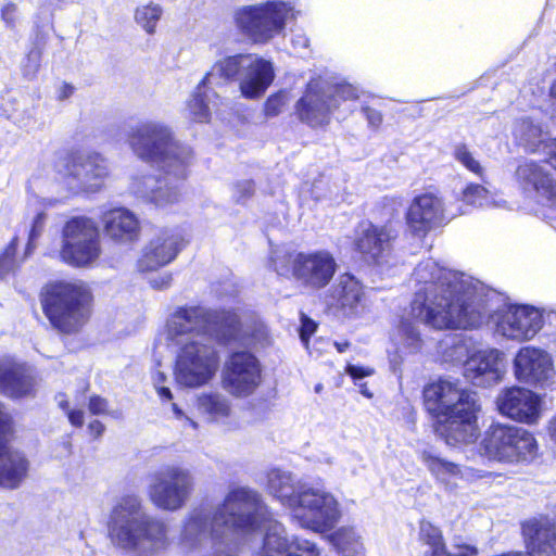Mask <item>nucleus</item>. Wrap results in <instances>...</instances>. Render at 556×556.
<instances>
[{
    "mask_svg": "<svg viewBox=\"0 0 556 556\" xmlns=\"http://www.w3.org/2000/svg\"><path fill=\"white\" fill-rule=\"evenodd\" d=\"M541 397L533 391L513 386L504 388L496 397L500 414L516 422L533 425L541 416Z\"/></svg>",
    "mask_w": 556,
    "mask_h": 556,
    "instance_id": "obj_18",
    "label": "nucleus"
},
{
    "mask_svg": "<svg viewBox=\"0 0 556 556\" xmlns=\"http://www.w3.org/2000/svg\"><path fill=\"white\" fill-rule=\"evenodd\" d=\"M210 73L225 83L239 81L241 96L249 100L262 98L275 79L273 63L253 53L222 58L214 63Z\"/></svg>",
    "mask_w": 556,
    "mask_h": 556,
    "instance_id": "obj_10",
    "label": "nucleus"
},
{
    "mask_svg": "<svg viewBox=\"0 0 556 556\" xmlns=\"http://www.w3.org/2000/svg\"><path fill=\"white\" fill-rule=\"evenodd\" d=\"M363 394H365L367 397H371V394L366 391H364Z\"/></svg>",
    "mask_w": 556,
    "mask_h": 556,
    "instance_id": "obj_60",
    "label": "nucleus"
},
{
    "mask_svg": "<svg viewBox=\"0 0 556 556\" xmlns=\"http://www.w3.org/2000/svg\"><path fill=\"white\" fill-rule=\"evenodd\" d=\"M356 99L357 93L351 85L329 84L320 76H314L304 85L294 104V115L313 129L325 128L343 102Z\"/></svg>",
    "mask_w": 556,
    "mask_h": 556,
    "instance_id": "obj_7",
    "label": "nucleus"
},
{
    "mask_svg": "<svg viewBox=\"0 0 556 556\" xmlns=\"http://www.w3.org/2000/svg\"><path fill=\"white\" fill-rule=\"evenodd\" d=\"M193 485L189 470L179 466H166L151 476L148 496L160 509L177 510L187 502Z\"/></svg>",
    "mask_w": 556,
    "mask_h": 556,
    "instance_id": "obj_15",
    "label": "nucleus"
},
{
    "mask_svg": "<svg viewBox=\"0 0 556 556\" xmlns=\"http://www.w3.org/2000/svg\"><path fill=\"white\" fill-rule=\"evenodd\" d=\"M330 298L332 305L344 316H356L365 300V288L353 274L345 271L339 275L331 287Z\"/></svg>",
    "mask_w": 556,
    "mask_h": 556,
    "instance_id": "obj_26",
    "label": "nucleus"
},
{
    "mask_svg": "<svg viewBox=\"0 0 556 556\" xmlns=\"http://www.w3.org/2000/svg\"><path fill=\"white\" fill-rule=\"evenodd\" d=\"M291 7L282 0L243 5L233 13L237 31L254 45H265L286 28Z\"/></svg>",
    "mask_w": 556,
    "mask_h": 556,
    "instance_id": "obj_11",
    "label": "nucleus"
},
{
    "mask_svg": "<svg viewBox=\"0 0 556 556\" xmlns=\"http://www.w3.org/2000/svg\"><path fill=\"white\" fill-rule=\"evenodd\" d=\"M362 113L367 119L369 126H371L372 128H379L381 126L383 122V116L379 110L370 105H364L362 106Z\"/></svg>",
    "mask_w": 556,
    "mask_h": 556,
    "instance_id": "obj_45",
    "label": "nucleus"
},
{
    "mask_svg": "<svg viewBox=\"0 0 556 556\" xmlns=\"http://www.w3.org/2000/svg\"><path fill=\"white\" fill-rule=\"evenodd\" d=\"M345 371L353 380L363 379L374 374V369L358 365H348Z\"/></svg>",
    "mask_w": 556,
    "mask_h": 556,
    "instance_id": "obj_48",
    "label": "nucleus"
},
{
    "mask_svg": "<svg viewBox=\"0 0 556 556\" xmlns=\"http://www.w3.org/2000/svg\"><path fill=\"white\" fill-rule=\"evenodd\" d=\"M479 453L503 465H528L538 457L539 444L532 432L510 424L493 421L484 430Z\"/></svg>",
    "mask_w": 556,
    "mask_h": 556,
    "instance_id": "obj_6",
    "label": "nucleus"
},
{
    "mask_svg": "<svg viewBox=\"0 0 556 556\" xmlns=\"http://www.w3.org/2000/svg\"><path fill=\"white\" fill-rule=\"evenodd\" d=\"M267 489L283 505L291 507L293 510L296 508L300 493L296 492L290 477L280 473L271 475L268 478Z\"/></svg>",
    "mask_w": 556,
    "mask_h": 556,
    "instance_id": "obj_36",
    "label": "nucleus"
},
{
    "mask_svg": "<svg viewBox=\"0 0 556 556\" xmlns=\"http://www.w3.org/2000/svg\"><path fill=\"white\" fill-rule=\"evenodd\" d=\"M74 87L68 83H63L60 87L59 100H65L68 99L74 93Z\"/></svg>",
    "mask_w": 556,
    "mask_h": 556,
    "instance_id": "obj_52",
    "label": "nucleus"
},
{
    "mask_svg": "<svg viewBox=\"0 0 556 556\" xmlns=\"http://www.w3.org/2000/svg\"><path fill=\"white\" fill-rule=\"evenodd\" d=\"M157 394L163 401H170L173 399V393L167 387H159Z\"/></svg>",
    "mask_w": 556,
    "mask_h": 556,
    "instance_id": "obj_53",
    "label": "nucleus"
},
{
    "mask_svg": "<svg viewBox=\"0 0 556 556\" xmlns=\"http://www.w3.org/2000/svg\"><path fill=\"white\" fill-rule=\"evenodd\" d=\"M454 159L459 162L466 169L473 173L477 176H482L483 168L480 163L473 157L465 143L456 146L453 152Z\"/></svg>",
    "mask_w": 556,
    "mask_h": 556,
    "instance_id": "obj_40",
    "label": "nucleus"
},
{
    "mask_svg": "<svg viewBox=\"0 0 556 556\" xmlns=\"http://www.w3.org/2000/svg\"><path fill=\"white\" fill-rule=\"evenodd\" d=\"M128 143L142 161L166 166L187 165L188 147L181 144L169 126L155 121L141 122L128 134Z\"/></svg>",
    "mask_w": 556,
    "mask_h": 556,
    "instance_id": "obj_9",
    "label": "nucleus"
},
{
    "mask_svg": "<svg viewBox=\"0 0 556 556\" xmlns=\"http://www.w3.org/2000/svg\"><path fill=\"white\" fill-rule=\"evenodd\" d=\"M87 406H88L89 413L93 416H99V415L114 416V414L112 412H110V409H109V407H110L109 400L99 394L90 395L88 399Z\"/></svg>",
    "mask_w": 556,
    "mask_h": 556,
    "instance_id": "obj_42",
    "label": "nucleus"
},
{
    "mask_svg": "<svg viewBox=\"0 0 556 556\" xmlns=\"http://www.w3.org/2000/svg\"><path fill=\"white\" fill-rule=\"evenodd\" d=\"M152 200L153 202L156 204V205H165L167 203H173L177 200V195L176 193H173V192H169L166 197V199H162L160 195H159V191H153V194H152Z\"/></svg>",
    "mask_w": 556,
    "mask_h": 556,
    "instance_id": "obj_51",
    "label": "nucleus"
},
{
    "mask_svg": "<svg viewBox=\"0 0 556 556\" xmlns=\"http://www.w3.org/2000/svg\"><path fill=\"white\" fill-rule=\"evenodd\" d=\"M87 429L93 440H99L105 431V426L99 419H93L88 424Z\"/></svg>",
    "mask_w": 556,
    "mask_h": 556,
    "instance_id": "obj_49",
    "label": "nucleus"
},
{
    "mask_svg": "<svg viewBox=\"0 0 556 556\" xmlns=\"http://www.w3.org/2000/svg\"><path fill=\"white\" fill-rule=\"evenodd\" d=\"M406 226L413 237L424 239L428 233L447 224L444 203L432 192L415 195L404 214Z\"/></svg>",
    "mask_w": 556,
    "mask_h": 556,
    "instance_id": "obj_17",
    "label": "nucleus"
},
{
    "mask_svg": "<svg viewBox=\"0 0 556 556\" xmlns=\"http://www.w3.org/2000/svg\"><path fill=\"white\" fill-rule=\"evenodd\" d=\"M162 15V9L157 4H147L136 9V22L148 33L154 34L156 24Z\"/></svg>",
    "mask_w": 556,
    "mask_h": 556,
    "instance_id": "obj_38",
    "label": "nucleus"
},
{
    "mask_svg": "<svg viewBox=\"0 0 556 556\" xmlns=\"http://www.w3.org/2000/svg\"><path fill=\"white\" fill-rule=\"evenodd\" d=\"M101 240L61 241L60 260L74 268H85L101 255Z\"/></svg>",
    "mask_w": 556,
    "mask_h": 556,
    "instance_id": "obj_30",
    "label": "nucleus"
},
{
    "mask_svg": "<svg viewBox=\"0 0 556 556\" xmlns=\"http://www.w3.org/2000/svg\"><path fill=\"white\" fill-rule=\"evenodd\" d=\"M211 73H206L195 86L187 106L191 118L197 123H208L211 119V110L207 103L205 88L208 85Z\"/></svg>",
    "mask_w": 556,
    "mask_h": 556,
    "instance_id": "obj_35",
    "label": "nucleus"
},
{
    "mask_svg": "<svg viewBox=\"0 0 556 556\" xmlns=\"http://www.w3.org/2000/svg\"><path fill=\"white\" fill-rule=\"evenodd\" d=\"M46 218H47V215L42 211L38 212L35 215V217L31 222L29 232H28V237H30V240H37L40 237V235L43 230V227H45Z\"/></svg>",
    "mask_w": 556,
    "mask_h": 556,
    "instance_id": "obj_46",
    "label": "nucleus"
},
{
    "mask_svg": "<svg viewBox=\"0 0 556 556\" xmlns=\"http://www.w3.org/2000/svg\"><path fill=\"white\" fill-rule=\"evenodd\" d=\"M17 7L13 2H9L1 9V18L9 27H14L16 22Z\"/></svg>",
    "mask_w": 556,
    "mask_h": 556,
    "instance_id": "obj_47",
    "label": "nucleus"
},
{
    "mask_svg": "<svg viewBox=\"0 0 556 556\" xmlns=\"http://www.w3.org/2000/svg\"><path fill=\"white\" fill-rule=\"evenodd\" d=\"M218 364L219 355L213 346L191 341L177 355L175 377L185 387L199 388L215 376Z\"/></svg>",
    "mask_w": 556,
    "mask_h": 556,
    "instance_id": "obj_14",
    "label": "nucleus"
},
{
    "mask_svg": "<svg viewBox=\"0 0 556 556\" xmlns=\"http://www.w3.org/2000/svg\"><path fill=\"white\" fill-rule=\"evenodd\" d=\"M106 528L112 544L134 556H156L169 546L165 522L147 514L134 494L119 497L110 511Z\"/></svg>",
    "mask_w": 556,
    "mask_h": 556,
    "instance_id": "obj_3",
    "label": "nucleus"
},
{
    "mask_svg": "<svg viewBox=\"0 0 556 556\" xmlns=\"http://www.w3.org/2000/svg\"><path fill=\"white\" fill-rule=\"evenodd\" d=\"M206 309L200 306L178 307L170 317L169 330L175 336L204 332Z\"/></svg>",
    "mask_w": 556,
    "mask_h": 556,
    "instance_id": "obj_32",
    "label": "nucleus"
},
{
    "mask_svg": "<svg viewBox=\"0 0 556 556\" xmlns=\"http://www.w3.org/2000/svg\"><path fill=\"white\" fill-rule=\"evenodd\" d=\"M464 378L473 387L489 388L502 379L498 356L493 351H478L465 361Z\"/></svg>",
    "mask_w": 556,
    "mask_h": 556,
    "instance_id": "obj_25",
    "label": "nucleus"
},
{
    "mask_svg": "<svg viewBox=\"0 0 556 556\" xmlns=\"http://www.w3.org/2000/svg\"><path fill=\"white\" fill-rule=\"evenodd\" d=\"M270 519V513L258 492L247 486H236L214 511L211 530L216 536L228 531L247 533L258 529Z\"/></svg>",
    "mask_w": 556,
    "mask_h": 556,
    "instance_id": "obj_5",
    "label": "nucleus"
},
{
    "mask_svg": "<svg viewBox=\"0 0 556 556\" xmlns=\"http://www.w3.org/2000/svg\"><path fill=\"white\" fill-rule=\"evenodd\" d=\"M262 365L250 351L231 352L222 371V386L235 397H248L261 386Z\"/></svg>",
    "mask_w": 556,
    "mask_h": 556,
    "instance_id": "obj_16",
    "label": "nucleus"
},
{
    "mask_svg": "<svg viewBox=\"0 0 556 556\" xmlns=\"http://www.w3.org/2000/svg\"><path fill=\"white\" fill-rule=\"evenodd\" d=\"M0 393L13 400L35 394V380L26 364L13 357L0 359Z\"/></svg>",
    "mask_w": 556,
    "mask_h": 556,
    "instance_id": "obj_24",
    "label": "nucleus"
},
{
    "mask_svg": "<svg viewBox=\"0 0 556 556\" xmlns=\"http://www.w3.org/2000/svg\"><path fill=\"white\" fill-rule=\"evenodd\" d=\"M514 370L519 381L536 386L549 379L553 361L549 354L542 349L523 346L515 356Z\"/></svg>",
    "mask_w": 556,
    "mask_h": 556,
    "instance_id": "obj_22",
    "label": "nucleus"
},
{
    "mask_svg": "<svg viewBox=\"0 0 556 556\" xmlns=\"http://www.w3.org/2000/svg\"><path fill=\"white\" fill-rule=\"evenodd\" d=\"M317 324L306 315L301 318V326L299 330L300 339L303 343L307 344L311 337L316 332Z\"/></svg>",
    "mask_w": 556,
    "mask_h": 556,
    "instance_id": "obj_44",
    "label": "nucleus"
},
{
    "mask_svg": "<svg viewBox=\"0 0 556 556\" xmlns=\"http://www.w3.org/2000/svg\"><path fill=\"white\" fill-rule=\"evenodd\" d=\"M334 346L339 353H343L350 348V342L349 341L334 342Z\"/></svg>",
    "mask_w": 556,
    "mask_h": 556,
    "instance_id": "obj_56",
    "label": "nucleus"
},
{
    "mask_svg": "<svg viewBox=\"0 0 556 556\" xmlns=\"http://www.w3.org/2000/svg\"><path fill=\"white\" fill-rule=\"evenodd\" d=\"M273 262L278 275L314 292L326 289L338 270L337 260L328 250L286 251Z\"/></svg>",
    "mask_w": 556,
    "mask_h": 556,
    "instance_id": "obj_8",
    "label": "nucleus"
},
{
    "mask_svg": "<svg viewBox=\"0 0 556 556\" xmlns=\"http://www.w3.org/2000/svg\"><path fill=\"white\" fill-rule=\"evenodd\" d=\"M490 317L488 301L482 295L455 290L450 282L430 281L415 292L408 317L400 319L399 330L406 341L420 346L418 324L435 331L472 330L486 324Z\"/></svg>",
    "mask_w": 556,
    "mask_h": 556,
    "instance_id": "obj_1",
    "label": "nucleus"
},
{
    "mask_svg": "<svg viewBox=\"0 0 556 556\" xmlns=\"http://www.w3.org/2000/svg\"><path fill=\"white\" fill-rule=\"evenodd\" d=\"M542 328V318L528 305H513L500 314L497 330L517 341L531 340Z\"/></svg>",
    "mask_w": 556,
    "mask_h": 556,
    "instance_id": "obj_21",
    "label": "nucleus"
},
{
    "mask_svg": "<svg viewBox=\"0 0 556 556\" xmlns=\"http://www.w3.org/2000/svg\"><path fill=\"white\" fill-rule=\"evenodd\" d=\"M294 515L305 527L318 532L331 530L340 518L337 505L314 491L300 493Z\"/></svg>",
    "mask_w": 556,
    "mask_h": 556,
    "instance_id": "obj_19",
    "label": "nucleus"
},
{
    "mask_svg": "<svg viewBox=\"0 0 556 556\" xmlns=\"http://www.w3.org/2000/svg\"><path fill=\"white\" fill-rule=\"evenodd\" d=\"M186 240L180 232L163 230L151 239L138 260L140 271H153L173 262L185 248Z\"/></svg>",
    "mask_w": 556,
    "mask_h": 556,
    "instance_id": "obj_20",
    "label": "nucleus"
},
{
    "mask_svg": "<svg viewBox=\"0 0 556 556\" xmlns=\"http://www.w3.org/2000/svg\"><path fill=\"white\" fill-rule=\"evenodd\" d=\"M59 407L65 413L68 422L75 428H81L85 422V414L81 409L71 408L70 402L63 400L59 402Z\"/></svg>",
    "mask_w": 556,
    "mask_h": 556,
    "instance_id": "obj_43",
    "label": "nucleus"
},
{
    "mask_svg": "<svg viewBox=\"0 0 556 556\" xmlns=\"http://www.w3.org/2000/svg\"><path fill=\"white\" fill-rule=\"evenodd\" d=\"M197 407L212 420H220L231 415V404L227 397L219 393L207 392L197 397Z\"/></svg>",
    "mask_w": 556,
    "mask_h": 556,
    "instance_id": "obj_34",
    "label": "nucleus"
},
{
    "mask_svg": "<svg viewBox=\"0 0 556 556\" xmlns=\"http://www.w3.org/2000/svg\"><path fill=\"white\" fill-rule=\"evenodd\" d=\"M204 332L213 337L219 344L228 345L240 339L242 323L232 309H206Z\"/></svg>",
    "mask_w": 556,
    "mask_h": 556,
    "instance_id": "obj_28",
    "label": "nucleus"
},
{
    "mask_svg": "<svg viewBox=\"0 0 556 556\" xmlns=\"http://www.w3.org/2000/svg\"><path fill=\"white\" fill-rule=\"evenodd\" d=\"M36 241L37 240H30V237H28V240H27V243H26V247H25V251H24V255L25 257L29 256L33 254L35 248H36Z\"/></svg>",
    "mask_w": 556,
    "mask_h": 556,
    "instance_id": "obj_54",
    "label": "nucleus"
},
{
    "mask_svg": "<svg viewBox=\"0 0 556 556\" xmlns=\"http://www.w3.org/2000/svg\"><path fill=\"white\" fill-rule=\"evenodd\" d=\"M102 230L109 240L117 244H130L139 240L140 222L137 216L125 207H113L100 216Z\"/></svg>",
    "mask_w": 556,
    "mask_h": 556,
    "instance_id": "obj_23",
    "label": "nucleus"
},
{
    "mask_svg": "<svg viewBox=\"0 0 556 556\" xmlns=\"http://www.w3.org/2000/svg\"><path fill=\"white\" fill-rule=\"evenodd\" d=\"M172 280H173L172 274H166L163 277L153 279L151 281V286H152V288H154L156 290H163L170 286Z\"/></svg>",
    "mask_w": 556,
    "mask_h": 556,
    "instance_id": "obj_50",
    "label": "nucleus"
},
{
    "mask_svg": "<svg viewBox=\"0 0 556 556\" xmlns=\"http://www.w3.org/2000/svg\"><path fill=\"white\" fill-rule=\"evenodd\" d=\"M519 173L533 187L539 203L546 212H556V180L535 162L525 163Z\"/></svg>",
    "mask_w": 556,
    "mask_h": 556,
    "instance_id": "obj_29",
    "label": "nucleus"
},
{
    "mask_svg": "<svg viewBox=\"0 0 556 556\" xmlns=\"http://www.w3.org/2000/svg\"><path fill=\"white\" fill-rule=\"evenodd\" d=\"M38 299L43 316L60 336L79 333L93 312L92 290L83 280H49L41 287Z\"/></svg>",
    "mask_w": 556,
    "mask_h": 556,
    "instance_id": "obj_4",
    "label": "nucleus"
},
{
    "mask_svg": "<svg viewBox=\"0 0 556 556\" xmlns=\"http://www.w3.org/2000/svg\"><path fill=\"white\" fill-rule=\"evenodd\" d=\"M64 179H73L83 190H99L109 176L106 160L98 152L71 149L61 152L54 163Z\"/></svg>",
    "mask_w": 556,
    "mask_h": 556,
    "instance_id": "obj_13",
    "label": "nucleus"
},
{
    "mask_svg": "<svg viewBox=\"0 0 556 556\" xmlns=\"http://www.w3.org/2000/svg\"><path fill=\"white\" fill-rule=\"evenodd\" d=\"M173 410L177 414L181 413V410L179 409L178 405L177 404H173Z\"/></svg>",
    "mask_w": 556,
    "mask_h": 556,
    "instance_id": "obj_59",
    "label": "nucleus"
},
{
    "mask_svg": "<svg viewBox=\"0 0 556 556\" xmlns=\"http://www.w3.org/2000/svg\"><path fill=\"white\" fill-rule=\"evenodd\" d=\"M548 430L551 435L556 440V415L551 420Z\"/></svg>",
    "mask_w": 556,
    "mask_h": 556,
    "instance_id": "obj_57",
    "label": "nucleus"
},
{
    "mask_svg": "<svg viewBox=\"0 0 556 556\" xmlns=\"http://www.w3.org/2000/svg\"><path fill=\"white\" fill-rule=\"evenodd\" d=\"M551 157L556 161V139L551 150Z\"/></svg>",
    "mask_w": 556,
    "mask_h": 556,
    "instance_id": "obj_58",
    "label": "nucleus"
},
{
    "mask_svg": "<svg viewBox=\"0 0 556 556\" xmlns=\"http://www.w3.org/2000/svg\"><path fill=\"white\" fill-rule=\"evenodd\" d=\"M421 399L434 433L447 445H467L475 440L481 412L475 391L458 379L439 377L424 386Z\"/></svg>",
    "mask_w": 556,
    "mask_h": 556,
    "instance_id": "obj_2",
    "label": "nucleus"
},
{
    "mask_svg": "<svg viewBox=\"0 0 556 556\" xmlns=\"http://www.w3.org/2000/svg\"><path fill=\"white\" fill-rule=\"evenodd\" d=\"M397 237L396 229L389 222L379 225L371 220H363L355 229L351 247L363 263L382 267L392 258Z\"/></svg>",
    "mask_w": 556,
    "mask_h": 556,
    "instance_id": "obj_12",
    "label": "nucleus"
},
{
    "mask_svg": "<svg viewBox=\"0 0 556 556\" xmlns=\"http://www.w3.org/2000/svg\"><path fill=\"white\" fill-rule=\"evenodd\" d=\"M160 379L163 381L165 380V376L163 374L160 375Z\"/></svg>",
    "mask_w": 556,
    "mask_h": 556,
    "instance_id": "obj_61",
    "label": "nucleus"
},
{
    "mask_svg": "<svg viewBox=\"0 0 556 556\" xmlns=\"http://www.w3.org/2000/svg\"><path fill=\"white\" fill-rule=\"evenodd\" d=\"M262 556H319L316 546L308 541H289L276 532H266L261 547Z\"/></svg>",
    "mask_w": 556,
    "mask_h": 556,
    "instance_id": "obj_31",
    "label": "nucleus"
},
{
    "mask_svg": "<svg viewBox=\"0 0 556 556\" xmlns=\"http://www.w3.org/2000/svg\"><path fill=\"white\" fill-rule=\"evenodd\" d=\"M287 102L286 90H279L267 97L263 105V112L266 117H275L282 112Z\"/></svg>",
    "mask_w": 556,
    "mask_h": 556,
    "instance_id": "obj_41",
    "label": "nucleus"
},
{
    "mask_svg": "<svg viewBox=\"0 0 556 556\" xmlns=\"http://www.w3.org/2000/svg\"><path fill=\"white\" fill-rule=\"evenodd\" d=\"M20 244V238L13 236L9 243L0 252V280L9 273L13 271L16 266V254Z\"/></svg>",
    "mask_w": 556,
    "mask_h": 556,
    "instance_id": "obj_39",
    "label": "nucleus"
},
{
    "mask_svg": "<svg viewBox=\"0 0 556 556\" xmlns=\"http://www.w3.org/2000/svg\"><path fill=\"white\" fill-rule=\"evenodd\" d=\"M548 96H549L553 104H556V78L549 85Z\"/></svg>",
    "mask_w": 556,
    "mask_h": 556,
    "instance_id": "obj_55",
    "label": "nucleus"
},
{
    "mask_svg": "<svg viewBox=\"0 0 556 556\" xmlns=\"http://www.w3.org/2000/svg\"><path fill=\"white\" fill-rule=\"evenodd\" d=\"M101 240L94 219L79 215L70 217L62 226L61 241Z\"/></svg>",
    "mask_w": 556,
    "mask_h": 556,
    "instance_id": "obj_33",
    "label": "nucleus"
},
{
    "mask_svg": "<svg viewBox=\"0 0 556 556\" xmlns=\"http://www.w3.org/2000/svg\"><path fill=\"white\" fill-rule=\"evenodd\" d=\"M419 458L430 473L435 478L455 477L459 476L462 472L458 464L435 455L429 450L421 451Z\"/></svg>",
    "mask_w": 556,
    "mask_h": 556,
    "instance_id": "obj_37",
    "label": "nucleus"
},
{
    "mask_svg": "<svg viewBox=\"0 0 556 556\" xmlns=\"http://www.w3.org/2000/svg\"><path fill=\"white\" fill-rule=\"evenodd\" d=\"M418 542L427 548L424 556H479L478 547L469 543L455 544L456 553H451L443 531L429 521L420 522Z\"/></svg>",
    "mask_w": 556,
    "mask_h": 556,
    "instance_id": "obj_27",
    "label": "nucleus"
}]
</instances>
